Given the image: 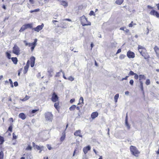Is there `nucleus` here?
I'll return each mask as SVG.
<instances>
[{"instance_id":"f257e3e1","label":"nucleus","mask_w":159,"mask_h":159,"mask_svg":"<svg viewBox=\"0 0 159 159\" xmlns=\"http://www.w3.org/2000/svg\"><path fill=\"white\" fill-rule=\"evenodd\" d=\"M81 24L83 26L90 25L91 23L88 22L87 18L84 16H83L80 18Z\"/></svg>"},{"instance_id":"f03ea898","label":"nucleus","mask_w":159,"mask_h":159,"mask_svg":"<svg viewBox=\"0 0 159 159\" xmlns=\"http://www.w3.org/2000/svg\"><path fill=\"white\" fill-rule=\"evenodd\" d=\"M33 27V24L32 23L27 24L24 25L22 26L19 30L20 32H22L27 29H31Z\"/></svg>"},{"instance_id":"7ed1b4c3","label":"nucleus","mask_w":159,"mask_h":159,"mask_svg":"<svg viewBox=\"0 0 159 159\" xmlns=\"http://www.w3.org/2000/svg\"><path fill=\"white\" fill-rule=\"evenodd\" d=\"M131 152L133 155L137 156V155L140 153V152L137 149V148L134 146H131L130 147Z\"/></svg>"},{"instance_id":"20e7f679","label":"nucleus","mask_w":159,"mask_h":159,"mask_svg":"<svg viewBox=\"0 0 159 159\" xmlns=\"http://www.w3.org/2000/svg\"><path fill=\"white\" fill-rule=\"evenodd\" d=\"M20 50L19 48L16 45H15L13 48V53L16 55H19L20 54Z\"/></svg>"},{"instance_id":"39448f33","label":"nucleus","mask_w":159,"mask_h":159,"mask_svg":"<svg viewBox=\"0 0 159 159\" xmlns=\"http://www.w3.org/2000/svg\"><path fill=\"white\" fill-rule=\"evenodd\" d=\"M45 118L47 120L52 121L53 118V115L51 112H48L45 113Z\"/></svg>"},{"instance_id":"423d86ee","label":"nucleus","mask_w":159,"mask_h":159,"mask_svg":"<svg viewBox=\"0 0 159 159\" xmlns=\"http://www.w3.org/2000/svg\"><path fill=\"white\" fill-rule=\"evenodd\" d=\"M58 98L57 95L55 92L53 93L51 98L52 101L54 102H55L58 100Z\"/></svg>"},{"instance_id":"0eeeda50","label":"nucleus","mask_w":159,"mask_h":159,"mask_svg":"<svg viewBox=\"0 0 159 159\" xmlns=\"http://www.w3.org/2000/svg\"><path fill=\"white\" fill-rule=\"evenodd\" d=\"M43 26L44 25L42 24L41 25H38L36 27L33 28V30L37 32H39L43 29Z\"/></svg>"},{"instance_id":"6e6552de","label":"nucleus","mask_w":159,"mask_h":159,"mask_svg":"<svg viewBox=\"0 0 159 159\" xmlns=\"http://www.w3.org/2000/svg\"><path fill=\"white\" fill-rule=\"evenodd\" d=\"M127 56L129 58H134L135 57L134 53L129 51L127 52Z\"/></svg>"},{"instance_id":"1a4fd4ad","label":"nucleus","mask_w":159,"mask_h":159,"mask_svg":"<svg viewBox=\"0 0 159 159\" xmlns=\"http://www.w3.org/2000/svg\"><path fill=\"white\" fill-rule=\"evenodd\" d=\"M91 149V147L89 146H88L87 147H84L83 149V151L85 154H86L88 151H89Z\"/></svg>"},{"instance_id":"9d476101","label":"nucleus","mask_w":159,"mask_h":159,"mask_svg":"<svg viewBox=\"0 0 159 159\" xmlns=\"http://www.w3.org/2000/svg\"><path fill=\"white\" fill-rule=\"evenodd\" d=\"M154 51H155L157 57L159 58V48L156 46L154 48Z\"/></svg>"},{"instance_id":"9b49d317","label":"nucleus","mask_w":159,"mask_h":159,"mask_svg":"<svg viewBox=\"0 0 159 159\" xmlns=\"http://www.w3.org/2000/svg\"><path fill=\"white\" fill-rule=\"evenodd\" d=\"M98 115V113L97 112H93L91 114V117L93 119H94Z\"/></svg>"},{"instance_id":"f8f14e48","label":"nucleus","mask_w":159,"mask_h":159,"mask_svg":"<svg viewBox=\"0 0 159 159\" xmlns=\"http://www.w3.org/2000/svg\"><path fill=\"white\" fill-rule=\"evenodd\" d=\"M81 131L80 130H76L74 133V135L76 136H79L80 137H82V136L80 134Z\"/></svg>"},{"instance_id":"ddd939ff","label":"nucleus","mask_w":159,"mask_h":159,"mask_svg":"<svg viewBox=\"0 0 159 159\" xmlns=\"http://www.w3.org/2000/svg\"><path fill=\"white\" fill-rule=\"evenodd\" d=\"M143 57H144L145 59H146L148 58L149 56L147 52H143L141 54Z\"/></svg>"},{"instance_id":"4468645a","label":"nucleus","mask_w":159,"mask_h":159,"mask_svg":"<svg viewBox=\"0 0 159 159\" xmlns=\"http://www.w3.org/2000/svg\"><path fill=\"white\" fill-rule=\"evenodd\" d=\"M37 39H34V42L33 43H29L28 46L29 47H32L34 44H36L37 42Z\"/></svg>"},{"instance_id":"2eb2a0df","label":"nucleus","mask_w":159,"mask_h":159,"mask_svg":"<svg viewBox=\"0 0 159 159\" xmlns=\"http://www.w3.org/2000/svg\"><path fill=\"white\" fill-rule=\"evenodd\" d=\"M19 116L20 118L22 120H24L25 119L26 117L24 113H20L19 115Z\"/></svg>"},{"instance_id":"dca6fc26","label":"nucleus","mask_w":159,"mask_h":159,"mask_svg":"<svg viewBox=\"0 0 159 159\" xmlns=\"http://www.w3.org/2000/svg\"><path fill=\"white\" fill-rule=\"evenodd\" d=\"M125 125L126 126H127V128L129 129L130 128V126L129 125L128 122V119H127V115L126 114V116L125 118Z\"/></svg>"},{"instance_id":"f3484780","label":"nucleus","mask_w":159,"mask_h":159,"mask_svg":"<svg viewBox=\"0 0 159 159\" xmlns=\"http://www.w3.org/2000/svg\"><path fill=\"white\" fill-rule=\"evenodd\" d=\"M66 138V134L65 132H64L62 133V135L60 138V140L61 142L63 141Z\"/></svg>"},{"instance_id":"a211bd4d","label":"nucleus","mask_w":159,"mask_h":159,"mask_svg":"<svg viewBox=\"0 0 159 159\" xmlns=\"http://www.w3.org/2000/svg\"><path fill=\"white\" fill-rule=\"evenodd\" d=\"M143 79H144V80L146 79L145 76L144 75H139V80H140V81H141V80Z\"/></svg>"},{"instance_id":"6ab92c4d","label":"nucleus","mask_w":159,"mask_h":159,"mask_svg":"<svg viewBox=\"0 0 159 159\" xmlns=\"http://www.w3.org/2000/svg\"><path fill=\"white\" fill-rule=\"evenodd\" d=\"M61 27L62 28H66V23L64 21V20H62V21L61 22Z\"/></svg>"},{"instance_id":"aec40b11","label":"nucleus","mask_w":159,"mask_h":159,"mask_svg":"<svg viewBox=\"0 0 159 159\" xmlns=\"http://www.w3.org/2000/svg\"><path fill=\"white\" fill-rule=\"evenodd\" d=\"M11 59L14 64H17V59L16 57H12L11 58Z\"/></svg>"},{"instance_id":"412c9836","label":"nucleus","mask_w":159,"mask_h":159,"mask_svg":"<svg viewBox=\"0 0 159 159\" xmlns=\"http://www.w3.org/2000/svg\"><path fill=\"white\" fill-rule=\"evenodd\" d=\"M53 70L51 68L48 69V72L49 73V75L50 77H52V73L53 72Z\"/></svg>"},{"instance_id":"4be33fe9","label":"nucleus","mask_w":159,"mask_h":159,"mask_svg":"<svg viewBox=\"0 0 159 159\" xmlns=\"http://www.w3.org/2000/svg\"><path fill=\"white\" fill-rule=\"evenodd\" d=\"M61 5L67 7L68 6L67 3L65 1H62L61 2Z\"/></svg>"},{"instance_id":"5701e85b","label":"nucleus","mask_w":159,"mask_h":159,"mask_svg":"<svg viewBox=\"0 0 159 159\" xmlns=\"http://www.w3.org/2000/svg\"><path fill=\"white\" fill-rule=\"evenodd\" d=\"M59 102H56L54 104V106L55 107L57 110H58V109L59 108Z\"/></svg>"},{"instance_id":"b1692460","label":"nucleus","mask_w":159,"mask_h":159,"mask_svg":"<svg viewBox=\"0 0 159 159\" xmlns=\"http://www.w3.org/2000/svg\"><path fill=\"white\" fill-rule=\"evenodd\" d=\"M44 147L43 146H39L37 145V146H35V147L34 148L37 149L38 150H41V149H43Z\"/></svg>"},{"instance_id":"393cba45","label":"nucleus","mask_w":159,"mask_h":159,"mask_svg":"<svg viewBox=\"0 0 159 159\" xmlns=\"http://www.w3.org/2000/svg\"><path fill=\"white\" fill-rule=\"evenodd\" d=\"M119 97V95L118 94H116L114 96V99L115 102H117V100Z\"/></svg>"},{"instance_id":"a878e982","label":"nucleus","mask_w":159,"mask_h":159,"mask_svg":"<svg viewBox=\"0 0 159 159\" xmlns=\"http://www.w3.org/2000/svg\"><path fill=\"white\" fill-rule=\"evenodd\" d=\"M32 148L30 145H28L27 147L26 148L25 150L27 151H31L32 150Z\"/></svg>"},{"instance_id":"bb28decb","label":"nucleus","mask_w":159,"mask_h":159,"mask_svg":"<svg viewBox=\"0 0 159 159\" xmlns=\"http://www.w3.org/2000/svg\"><path fill=\"white\" fill-rule=\"evenodd\" d=\"M30 97L29 96H27L26 95L25 96V97L23 99H20V100L23 101H25L27 100H28L29 98Z\"/></svg>"},{"instance_id":"cd10ccee","label":"nucleus","mask_w":159,"mask_h":159,"mask_svg":"<svg viewBox=\"0 0 159 159\" xmlns=\"http://www.w3.org/2000/svg\"><path fill=\"white\" fill-rule=\"evenodd\" d=\"M76 106L75 105H73L70 107L69 108V110L70 111H74L76 108Z\"/></svg>"},{"instance_id":"c85d7f7f","label":"nucleus","mask_w":159,"mask_h":159,"mask_svg":"<svg viewBox=\"0 0 159 159\" xmlns=\"http://www.w3.org/2000/svg\"><path fill=\"white\" fill-rule=\"evenodd\" d=\"M123 1L124 0H117L116 3L117 4L120 5L123 3Z\"/></svg>"},{"instance_id":"c756f323","label":"nucleus","mask_w":159,"mask_h":159,"mask_svg":"<svg viewBox=\"0 0 159 159\" xmlns=\"http://www.w3.org/2000/svg\"><path fill=\"white\" fill-rule=\"evenodd\" d=\"M139 83L140 84V87L142 91H143V83L142 81H140Z\"/></svg>"},{"instance_id":"7c9ffc66","label":"nucleus","mask_w":159,"mask_h":159,"mask_svg":"<svg viewBox=\"0 0 159 159\" xmlns=\"http://www.w3.org/2000/svg\"><path fill=\"white\" fill-rule=\"evenodd\" d=\"M84 99L82 97H81L79 100V102L78 103V105H79L81 103H83Z\"/></svg>"},{"instance_id":"2f4dec72","label":"nucleus","mask_w":159,"mask_h":159,"mask_svg":"<svg viewBox=\"0 0 159 159\" xmlns=\"http://www.w3.org/2000/svg\"><path fill=\"white\" fill-rule=\"evenodd\" d=\"M125 56H126L125 55L123 54H121L120 55V56L119 57V58L120 59H124L125 58Z\"/></svg>"},{"instance_id":"473e14b6","label":"nucleus","mask_w":159,"mask_h":159,"mask_svg":"<svg viewBox=\"0 0 159 159\" xmlns=\"http://www.w3.org/2000/svg\"><path fill=\"white\" fill-rule=\"evenodd\" d=\"M125 29L124 27H122L120 28V30H124L126 32H128L129 31V30L128 29H125Z\"/></svg>"},{"instance_id":"72a5a7b5","label":"nucleus","mask_w":159,"mask_h":159,"mask_svg":"<svg viewBox=\"0 0 159 159\" xmlns=\"http://www.w3.org/2000/svg\"><path fill=\"white\" fill-rule=\"evenodd\" d=\"M135 24H134L133 23V21H132L130 24H129V27H132L133 26V25H136Z\"/></svg>"},{"instance_id":"f704fd0d","label":"nucleus","mask_w":159,"mask_h":159,"mask_svg":"<svg viewBox=\"0 0 159 159\" xmlns=\"http://www.w3.org/2000/svg\"><path fill=\"white\" fill-rule=\"evenodd\" d=\"M39 11V9H36L33 10H31L30 11V13H33L34 12H38Z\"/></svg>"},{"instance_id":"c9c22d12","label":"nucleus","mask_w":159,"mask_h":159,"mask_svg":"<svg viewBox=\"0 0 159 159\" xmlns=\"http://www.w3.org/2000/svg\"><path fill=\"white\" fill-rule=\"evenodd\" d=\"M68 80L71 81L74 80V78L71 76H69L67 79Z\"/></svg>"},{"instance_id":"e433bc0d","label":"nucleus","mask_w":159,"mask_h":159,"mask_svg":"<svg viewBox=\"0 0 159 159\" xmlns=\"http://www.w3.org/2000/svg\"><path fill=\"white\" fill-rule=\"evenodd\" d=\"M145 84L147 85H149L150 84V81L149 79H147L146 80Z\"/></svg>"},{"instance_id":"4c0bfd02","label":"nucleus","mask_w":159,"mask_h":159,"mask_svg":"<svg viewBox=\"0 0 159 159\" xmlns=\"http://www.w3.org/2000/svg\"><path fill=\"white\" fill-rule=\"evenodd\" d=\"M136 73H134V72H133L132 71H130L129 73V75H134Z\"/></svg>"},{"instance_id":"58836bf2","label":"nucleus","mask_w":159,"mask_h":159,"mask_svg":"<svg viewBox=\"0 0 159 159\" xmlns=\"http://www.w3.org/2000/svg\"><path fill=\"white\" fill-rule=\"evenodd\" d=\"M35 58L34 57L32 56L31 57L30 60L31 62H35Z\"/></svg>"},{"instance_id":"ea45409f","label":"nucleus","mask_w":159,"mask_h":159,"mask_svg":"<svg viewBox=\"0 0 159 159\" xmlns=\"http://www.w3.org/2000/svg\"><path fill=\"white\" fill-rule=\"evenodd\" d=\"M6 55L7 57L9 59H11V55L10 53L8 52H6Z\"/></svg>"},{"instance_id":"a19ab883","label":"nucleus","mask_w":159,"mask_h":159,"mask_svg":"<svg viewBox=\"0 0 159 159\" xmlns=\"http://www.w3.org/2000/svg\"><path fill=\"white\" fill-rule=\"evenodd\" d=\"M4 153L2 151L0 152V158H3Z\"/></svg>"},{"instance_id":"79ce46f5","label":"nucleus","mask_w":159,"mask_h":159,"mask_svg":"<svg viewBox=\"0 0 159 159\" xmlns=\"http://www.w3.org/2000/svg\"><path fill=\"white\" fill-rule=\"evenodd\" d=\"M155 11L152 10L150 12V14L152 15L155 16Z\"/></svg>"},{"instance_id":"37998d69","label":"nucleus","mask_w":159,"mask_h":159,"mask_svg":"<svg viewBox=\"0 0 159 159\" xmlns=\"http://www.w3.org/2000/svg\"><path fill=\"white\" fill-rule=\"evenodd\" d=\"M36 44H34L33 46L31 47V51L32 52H33V50H34L35 46L36 45Z\"/></svg>"},{"instance_id":"c03bdc74","label":"nucleus","mask_w":159,"mask_h":159,"mask_svg":"<svg viewBox=\"0 0 159 159\" xmlns=\"http://www.w3.org/2000/svg\"><path fill=\"white\" fill-rule=\"evenodd\" d=\"M134 75V78L136 80L138 79L139 77V76L136 74H135Z\"/></svg>"},{"instance_id":"a18cd8bd","label":"nucleus","mask_w":159,"mask_h":159,"mask_svg":"<svg viewBox=\"0 0 159 159\" xmlns=\"http://www.w3.org/2000/svg\"><path fill=\"white\" fill-rule=\"evenodd\" d=\"M12 126L11 125L9 127L8 130L9 131L11 132V131H12Z\"/></svg>"},{"instance_id":"49530a36","label":"nucleus","mask_w":159,"mask_h":159,"mask_svg":"<svg viewBox=\"0 0 159 159\" xmlns=\"http://www.w3.org/2000/svg\"><path fill=\"white\" fill-rule=\"evenodd\" d=\"M155 16H156L157 17H158L159 16V15L158 12L156 11L155 13Z\"/></svg>"},{"instance_id":"de8ad7c7","label":"nucleus","mask_w":159,"mask_h":159,"mask_svg":"<svg viewBox=\"0 0 159 159\" xmlns=\"http://www.w3.org/2000/svg\"><path fill=\"white\" fill-rule=\"evenodd\" d=\"M89 14L90 16L94 15V12L93 11H90Z\"/></svg>"},{"instance_id":"09e8293b","label":"nucleus","mask_w":159,"mask_h":159,"mask_svg":"<svg viewBox=\"0 0 159 159\" xmlns=\"http://www.w3.org/2000/svg\"><path fill=\"white\" fill-rule=\"evenodd\" d=\"M134 80H130L129 81V84L131 85H132L134 84Z\"/></svg>"},{"instance_id":"8fccbe9b","label":"nucleus","mask_w":159,"mask_h":159,"mask_svg":"<svg viewBox=\"0 0 159 159\" xmlns=\"http://www.w3.org/2000/svg\"><path fill=\"white\" fill-rule=\"evenodd\" d=\"M17 137L14 134V133L13 134V138L14 139H16Z\"/></svg>"},{"instance_id":"3c124183","label":"nucleus","mask_w":159,"mask_h":159,"mask_svg":"<svg viewBox=\"0 0 159 159\" xmlns=\"http://www.w3.org/2000/svg\"><path fill=\"white\" fill-rule=\"evenodd\" d=\"M29 66H25L24 67V70H28Z\"/></svg>"},{"instance_id":"603ef678","label":"nucleus","mask_w":159,"mask_h":159,"mask_svg":"<svg viewBox=\"0 0 159 159\" xmlns=\"http://www.w3.org/2000/svg\"><path fill=\"white\" fill-rule=\"evenodd\" d=\"M35 62H31L30 66L31 67H33L34 66Z\"/></svg>"},{"instance_id":"864d4df0","label":"nucleus","mask_w":159,"mask_h":159,"mask_svg":"<svg viewBox=\"0 0 159 159\" xmlns=\"http://www.w3.org/2000/svg\"><path fill=\"white\" fill-rule=\"evenodd\" d=\"M0 142H4L3 138L1 136H0Z\"/></svg>"},{"instance_id":"5fc2aeb1","label":"nucleus","mask_w":159,"mask_h":159,"mask_svg":"<svg viewBox=\"0 0 159 159\" xmlns=\"http://www.w3.org/2000/svg\"><path fill=\"white\" fill-rule=\"evenodd\" d=\"M138 49H144V48L142 46L139 45L138 47Z\"/></svg>"},{"instance_id":"6e6d98bb","label":"nucleus","mask_w":159,"mask_h":159,"mask_svg":"<svg viewBox=\"0 0 159 159\" xmlns=\"http://www.w3.org/2000/svg\"><path fill=\"white\" fill-rule=\"evenodd\" d=\"M24 43H25V46H28V43L27 42V41L26 40H24L23 41Z\"/></svg>"},{"instance_id":"4d7b16f0","label":"nucleus","mask_w":159,"mask_h":159,"mask_svg":"<svg viewBox=\"0 0 159 159\" xmlns=\"http://www.w3.org/2000/svg\"><path fill=\"white\" fill-rule=\"evenodd\" d=\"M14 86L15 87H16L18 85V83L17 82H15L14 83Z\"/></svg>"},{"instance_id":"13d9d810","label":"nucleus","mask_w":159,"mask_h":159,"mask_svg":"<svg viewBox=\"0 0 159 159\" xmlns=\"http://www.w3.org/2000/svg\"><path fill=\"white\" fill-rule=\"evenodd\" d=\"M60 72H58L56 73V77H59L60 75Z\"/></svg>"},{"instance_id":"bf43d9fd","label":"nucleus","mask_w":159,"mask_h":159,"mask_svg":"<svg viewBox=\"0 0 159 159\" xmlns=\"http://www.w3.org/2000/svg\"><path fill=\"white\" fill-rule=\"evenodd\" d=\"M128 77V76H126L125 78H123L121 79V80L123 81L124 80H127Z\"/></svg>"},{"instance_id":"052dcab7","label":"nucleus","mask_w":159,"mask_h":159,"mask_svg":"<svg viewBox=\"0 0 159 159\" xmlns=\"http://www.w3.org/2000/svg\"><path fill=\"white\" fill-rule=\"evenodd\" d=\"M138 50L141 54L143 52L142 49H138Z\"/></svg>"},{"instance_id":"680f3d73","label":"nucleus","mask_w":159,"mask_h":159,"mask_svg":"<svg viewBox=\"0 0 159 159\" xmlns=\"http://www.w3.org/2000/svg\"><path fill=\"white\" fill-rule=\"evenodd\" d=\"M62 73L63 75V77L66 80L67 79V78H66V77H65V76L64 72H62Z\"/></svg>"},{"instance_id":"e2e57ef3","label":"nucleus","mask_w":159,"mask_h":159,"mask_svg":"<svg viewBox=\"0 0 159 159\" xmlns=\"http://www.w3.org/2000/svg\"><path fill=\"white\" fill-rule=\"evenodd\" d=\"M121 52V49H119L118 50L117 52H116V54H117Z\"/></svg>"},{"instance_id":"0e129e2a","label":"nucleus","mask_w":159,"mask_h":159,"mask_svg":"<svg viewBox=\"0 0 159 159\" xmlns=\"http://www.w3.org/2000/svg\"><path fill=\"white\" fill-rule=\"evenodd\" d=\"M38 111L37 110H33L32 111V113H35Z\"/></svg>"},{"instance_id":"69168bd1","label":"nucleus","mask_w":159,"mask_h":159,"mask_svg":"<svg viewBox=\"0 0 159 159\" xmlns=\"http://www.w3.org/2000/svg\"><path fill=\"white\" fill-rule=\"evenodd\" d=\"M75 101V99H72L70 100V102L71 103H72L73 102H74Z\"/></svg>"},{"instance_id":"338daca9","label":"nucleus","mask_w":159,"mask_h":159,"mask_svg":"<svg viewBox=\"0 0 159 159\" xmlns=\"http://www.w3.org/2000/svg\"><path fill=\"white\" fill-rule=\"evenodd\" d=\"M129 93V92L128 91H126L125 92V94L126 95H128Z\"/></svg>"},{"instance_id":"774afa93","label":"nucleus","mask_w":159,"mask_h":159,"mask_svg":"<svg viewBox=\"0 0 159 159\" xmlns=\"http://www.w3.org/2000/svg\"><path fill=\"white\" fill-rule=\"evenodd\" d=\"M147 7L148 9H152L153 8V7H152L151 6L149 5H148L147 6Z\"/></svg>"}]
</instances>
